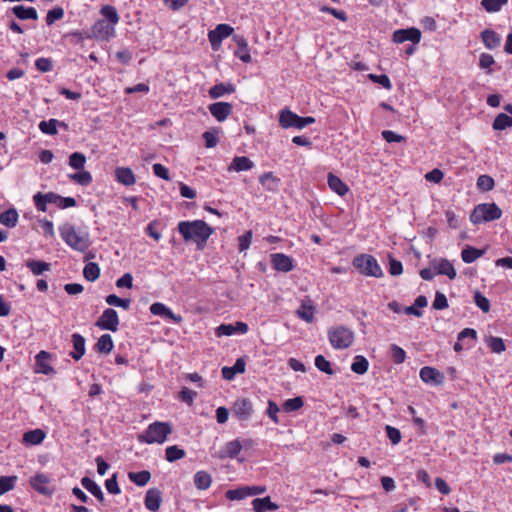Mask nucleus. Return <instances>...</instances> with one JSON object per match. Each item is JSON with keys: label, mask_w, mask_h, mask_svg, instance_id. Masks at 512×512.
Masks as SVG:
<instances>
[{"label": "nucleus", "mask_w": 512, "mask_h": 512, "mask_svg": "<svg viewBox=\"0 0 512 512\" xmlns=\"http://www.w3.org/2000/svg\"><path fill=\"white\" fill-rule=\"evenodd\" d=\"M420 378L425 383H435L440 384L443 382V374L439 372L437 369L425 366L420 370Z\"/></svg>", "instance_id": "nucleus-21"}, {"label": "nucleus", "mask_w": 512, "mask_h": 512, "mask_svg": "<svg viewBox=\"0 0 512 512\" xmlns=\"http://www.w3.org/2000/svg\"><path fill=\"white\" fill-rule=\"evenodd\" d=\"M353 265L359 272L365 276L380 278L383 276V271L378 264L377 260L368 254H361L354 258Z\"/></svg>", "instance_id": "nucleus-7"}, {"label": "nucleus", "mask_w": 512, "mask_h": 512, "mask_svg": "<svg viewBox=\"0 0 512 512\" xmlns=\"http://www.w3.org/2000/svg\"><path fill=\"white\" fill-rule=\"evenodd\" d=\"M254 167V163L245 156H236L233 158L231 164L228 167V171H235V172H241V171H248L251 170Z\"/></svg>", "instance_id": "nucleus-24"}, {"label": "nucleus", "mask_w": 512, "mask_h": 512, "mask_svg": "<svg viewBox=\"0 0 512 512\" xmlns=\"http://www.w3.org/2000/svg\"><path fill=\"white\" fill-rule=\"evenodd\" d=\"M474 301L479 309L487 313L490 310V301L479 291L474 293Z\"/></svg>", "instance_id": "nucleus-56"}, {"label": "nucleus", "mask_w": 512, "mask_h": 512, "mask_svg": "<svg viewBox=\"0 0 512 512\" xmlns=\"http://www.w3.org/2000/svg\"><path fill=\"white\" fill-rule=\"evenodd\" d=\"M26 266L36 276L41 275L43 272L50 270V264L44 261L28 260Z\"/></svg>", "instance_id": "nucleus-42"}, {"label": "nucleus", "mask_w": 512, "mask_h": 512, "mask_svg": "<svg viewBox=\"0 0 512 512\" xmlns=\"http://www.w3.org/2000/svg\"><path fill=\"white\" fill-rule=\"evenodd\" d=\"M314 122V117H301L288 108L282 109L279 113V124L284 129L296 128L300 130Z\"/></svg>", "instance_id": "nucleus-8"}, {"label": "nucleus", "mask_w": 512, "mask_h": 512, "mask_svg": "<svg viewBox=\"0 0 512 512\" xmlns=\"http://www.w3.org/2000/svg\"><path fill=\"white\" fill-rule=\"evenodd\" d=\"M50 481V478L46 474L37 473L35 476L30 478L29 483L38 493L45 496H51L54 493V489L49 485Z\"/></svg>", "instance_id": "nucleus-12"}, {"label": "nucleus", "mask_w": 512, "mask_h": 512, "mask_svg": "<svg viewBox=\"0 0 512 512\" xmlns=\"http://www.w3.org/2000/svg\"><path fill=\"white\" fill-rule=\"evenodd\" d=\"M212 483V477L206 471H198L194 475V484L199 490H206Z\"/></svg>", "instance_id": "nucleus-38"}, {"label": "nucleus", "mask_w": 512, "mask_h": 512, "mask_svg": "<svg viewBox=\"0 0 512 512\" xmlns=\"http://www.w3.org/2000/svg\"><path fill=\"white\" fill-rule=\"evenodd\" d=\"M303 404H304V402L301 397H295V398L286 400L283 403V409L286 412H293V411H297L300 408H302Z\"/></svg>", "instance_id": "nucleus-52"}, {"label": "nucleus", "mask_w": 512, "mask_h": 512, "mask_svg": "<svg viewBox=\"0 0 512 512\" xmlns=\"http://www.w3.org/2000/svg\"><path fill=\"white\" fill-rule=\"evenodd\" d=\"M368 78L372 82L381 85L383 88H385L387 90L392 89L391 81H390L389 77L385 74H381V75L369 74Z\"/></svg>", "instance_id": "nucleus-55"}, {"label": "nucleus", "mask_w": 512, "mask_h": 512, "mask_svg": "<svg viewBox=\"0 0 512 512\" xmlns=\"http://www.w3.org/2000/svg\"><path fill=\"white\" fill-rule=\"evenodd\" d=\"M108 305L117 306L124 310H128L130 308L131 300L128 298H120L115 294H110L105 299Z\"/></svg>", "instance_id": "nucleus-48"}, {"label": "nucleus", "mask_w": 512, "mask_h": 512, "mask_svg": "<svg viewBox=\"0 0 512 512\" xmlns=\"http://www.w3.org/2000/svg\"><path fill=\"white\" fill-rule=\"evenodd\" d=\"M234 29L228 24H218L215 29L209 31L208 39L214 50L220 47L223 39L229 37Z\"/></svg>", "instance_id": "nucleus-10"}, {"label": "nucleus", "mask_w": 512, "mask_h": 512, "mask_svg": "<svg viewBox=\"0 0 512 512\" xmlns=\"http://www.w3.org/2000/svg\"><path fill=\"white\" fill-rule=\"evenodd\" d=\"M64 16V10L62 7L57 6L49 10L46 15L47 25H52L55 21L62 19Z\"/></svg>", "instance_id": "nucleus-53"}, {"label": "nucleus", "mask_w": 512, "mask_h": 512, "mask_svg": "<svg viewBox=\"0 0 512 512\" xmlns=\"http://www.w3.org/2000/svg\"><path fill=\"white\" fill-rule=\"evenodd\" d=\"M484 254V250L467 245L461 252V258L465 263H472Z\"/></svg>", "instance_id": "nucleus-39"}, {"label": "nucleus", "mask_w": 512, "mask_h": 512, "mask_svg": "<svg viewBox=\"0 0 512 512\" xmlns=\"http://www.w3.org/2000/svg\"><path fill=\"white\" fill-rule=\"evenodd\" d=\"M225 496L227 499H229L231 501L242 500V499L248 497L247 496V488L245 486V487H240V488L233 489V490H228L225 493Z\"/></svg>", "instance_id": "nucleus-54"}, {"label": "nucleus", "mask_w": 512, "mask_h": 512, "mask_svg": "<svg viewBox=\"0 0 512 512\" xmlns=\"http://www.w3.org/2000/svg\"><path fill=\"white\" fill-rule=\"evenodd\" d=\"M315 366L322 372L328 374V375H332L333 374V370L331 368V364L329 361H327L325 359L324 356L322 355H318L316 356L315 358Z\"/></svg>", "instance_id": "nucleus-57"}, {"label": "nucleus", "mask_w": 512, "mask_h": 512, "mask_svg": "<svg viewBox=\"0 0 512 512\" xmlns=\"http://www.w3.org/2000/svg\"><path fill=\"white\" fill-rule=\"evenodd\" d=\"M421 40V32L419 29L411 27L407 29H399L393 33V41L395 43H403L411 41L413 44L419 43Z\"/></svg>", "instance_id": "nucleus-13"}, {"label": "nucleus", "mask_w": 512, "mask_h": 512, "mask_svg": "<svg viewBox=\"0 0 512 512\" xmlns=\"http://www.w3.org/2000/svg\"><path fill=\"white\" fill-rule=\"evenodd\" d=\"M115 177L119 183L125 186H131L136 182L133 171L128 167H117L115 169Z\"/></svg>", "instance_id": "nucleus-26"}, {"label": "nucleus", "mask_w": 512, "mask_h": 512, "mask_svg": "<svg viewBox=\"0 0 512 512\" xmlns=\"http://www.w3.org/2000/svg\"><path fill=\"white\" fill-rule=\"evenodd\" d=\"M502 211L495 203H482L477 205L470 215L474 224L490 222L501 218Z\"/></svg>", "instance_id": "nucleus-6"}, {"label": "nucleus", "mask_w": 512, "mask_h": 512, "mask_svg": "<svg viewBox=\"0 0 512 512\" xmlns=\"http://www.w3.org/2000/svg\"><path fill=\"white\" fill-rule=\"evenodd\" d=\"M486 345L490 348L493 353L500 354L505 351L506 346L504 341L500 337L489 336L486 340Z\"/></svg>", "instance_id": "nucleus-44"}, {"label": "nucleus", "mask_w": 512, "mask_h": 512, "mask_svg": "<svg viewBox=\"0 0 512 512\" xmlns=\"http://www.w3.org/2000/svg\"><path fill=\"white\" fill-rule=\"evenodd\" d=\"M45 438V433L41 429H34L24 433L23 442L29 445H39Z\"/></svg>", "instance_id": "nucleus-36"}, {"label": "nucleus", "mask_w": 512, "mask_h": 512, "mask_svg": "<svg viewBox=\"0 0 512 512\" xmlns=\"http://www.w3.org/2000/svg\"><path fill=\"white\" fill-rule=\"evenodd\" d=\"M235 91V86L232 83H219L211 87L208 91L212 99H218L225 94H231Z\"/></svg>", "instance_id": "nucleus-29"}, {"label": "nucleus", "mask_w": 512, "mask_h": 512, "mask_svg": "<svg viewBox=\"0 0 512 512\" xmlns=\"http://www.w3.org/2000/svg\"><path fill=\"white\" fill-rule=\"evenodd\" d=\"M234 333H236V328L234 324H221L216 328V335L218 337L231 336Z\"/></svg>", "instance_id": "nucleus-62"}, {"label": "nucleus", "mask_w": 512, "mask_h": 512, "mask_svg": "<svg viewBox=\"0 0 512 512\" xmlns=\"http://www.w3.org/2000/svg\"><path fill=\"white\" fill-rule=\"evenodd\" d=\"M60 125L62 127H67L64 122H60L57 119H50L48 121H41L39 123V129L42 133L47 135H56L57 134V126Z\"/></svg>", "instance_id": "nucleus-34"}, {"label": "nucleus", "mask_w": 512, "mask_h": 512, "mask_svg": "<svg viewBox=\"0 0 512 512\" xmlns=\"http://www.w3.org/2000/svg\"><path fill=\"white\" fill-rule=\"evenodd\" d=\"M69 177L72 181L82 186H87L92 182L91 173L83 169L77 173L71 174Z\"/></svg>", "instance_id": "nucleus-46"}, {"label": "nucleus", "mask_w": 512, "mask_h": 512, "mask_svg": "<svg viewBox=\"0 0 512 512\" xmlns=\"http://www.w3.org/2000/svg\"><path fill=\"white\" fill-rule=\"evenodd\" d=\"M86 157L81 152H74L69 156V165L76 170L84 169Z\"/></svg>", "instance_id": "nucleus-50"}, {"label": "nucleus", "mask_w": 512, "mask_h": 512, "mask_svg": "<svg viewBox=\"0 0 512 512\" xmlns=\"http://www.w3.org/2000/svg\"><path fill=\"white\" fill-rule=\"evenodd\" d=\"M329 188L339 196H344L348 192V186L336 175L328 174Z\"/></svg>", "instance_id": "nucleus-31"}, {"label": "nucleus", "mask_w": 512, "mask_h": 512, "mask_svg": "<svg viewBox=\"0 0 512 512\" xmlns=\"http://www.w3.org/2000/svg\"><path fill=\"white\" fill-rule=\"evenodd\" d=\"M482 41L488 49H495L500 45V37L492 30H484L481 33Z\"/></svg>", "instance_id": "nucleus-37"}, {"label": "nucleus", "mask_w": 512, "mask_h": 512, "mask_svg": "<svg viewBox=\"0 0 512 512\" xmlns=\"http://www.w3.org/2000/svg\"><path fill=\"white\" fill-rule=\"evenodd\" d=\"M391 351H392V357H393V360L395 363L400 364L405 361L406 353L401 347L393 344V345H391Z\"/></svg>", "instance_id": "nucleus-64"}, {"label": "nucleus", "mask_w": 512, "mask_h": 512, "mask_svg": "<svg viewBox=\"0 0 512 512\" xmlns=\"http://www.w3.org/2000/svg\"><path fill=\"white\" fill-rule=\"evenodd\" d=\"M82 486L95 496L100 502H104V494L100 486L89 477H83L81 479Z\"/></svg>", "instance_id": "nucleus-32"}, {"label": "nucleus", "mask_w": 512, "mask_h": 512, "mask_svg": "<svg viewBox=\"0 0 512 512\" xmlns=\"http://www.w3.org/2000/svg\"><path fill=\"white\" fill-rule=\"evenodd\" d=\"M238 241H239V251L243 252V251L247 250L251 245L252 231L249 230V231L245 232L243 235H241L238 238Z\"/></svg>", "instance_id": "nucleus-61"}, {"label": "nucleus", "mask_w": 512, "mask_h": 512, "mask_svg": "<svg viewBox=\"0 0 512 512\" xmlns=\"http://www.w3.org/2000/svg\"><path fill=\"white\" fill-rule=\"evenodd\" d=\"M433 269L438 275H446L450 280L456 278V270L453 264L447 259L434 260L432 263Z\"/></svg>", "instance_id": "nucleus-15"}, {"label": "nucleus", "mask_w": 512, "mask_h": 512, "mask_svg": "<svg viewBox=\"0 0 512 512\" xmlns=\"http://www.w3.org/2000/svg\"><path fill=\"white\" fill-rule=\"evenodd\" d=\"M178 231L185 241H194L201 247L213 233V228L202 220L182 221L178 224Z\"/></svg>", "instance_id": "nucleus-2"}, {"label": "nucleus", "mask_w": 512, "mask_h": 512, "mask_svg": "<svg viewBox=\"0 0 512 512\" xmlns=\"http://www.w3.org/2000/svg\"><path fill=\"white\" fill-rule=\"evenodd\" d=\"M59 230L64 242L72 249L84 252L89 248L90 237L87 232L77 231L71 224H64Z\"/></svg>", "instance_id": "nucleus-3"}, {"label": "nucleus", "mask_w": 512, "mask_h": 512, "mask_svg": "<svg viewBox=\"0 0 512 512\" xmlns=\"http://www.w3.org/2000/svg\"><path fill=\"white\" fill-rule=\"evenodd\" d=\"M128 477L137 486L142 487V486H145L149 482V480L151 478V474L149 471L143 470L140 472H130L128 474Z\"/></svg>", "instance_id": "nucleus-40"}, {"label": "nucleus", "mask_w": 512, "mask_h": 512, "mask_svg": "<svg viewBox=\"0 0 512 512\" xmlns=\"http://www.w3.org/2000/svg\"><path fill=\"white\" fill-rule=\"evenodd\" d=\"M512 126V117L505 113H500L496 116L493 122V129L504 130Z\"/></svg>", "instance_id": "nucleus-47"}, {"label": "nucleus", "mask_w": 512, "mask_h": 512, "mask_svg": "<svg viewBox=\"0 0 512 512\" xmlns=\"http://www.w3.org/2000/svg\"><path fill=\"white\" fill-rule=\"evenodd\" d=\"M477 186L484 191H489L494 186V180L488 175H481L477 179Z\"/></svg>", "instance_id": "nucleus-60"}, {"label": "nucleus", "mask_w": 512, "mask_h": 512, "mask_svg": "<svg viewBox=\"0 0 512 512\" xmlns=\"http://www.w3.org/2000/svg\"><path fill=\"white\" fill-rule=\"evenodd\" d=\"M448 307V301L446 296L441 292H436L435 299L433 301V308L436 310H443Z\"/></svg>", "instance_id": "nucleus-63"}, {"label": "nucleus", "mask_w": 512, "mask_h": 512, "mask_svg": "<svg viewBox=\"0 0 512 512\" xmlns=\"http://www.w3.org/2000/svg\"><path fill=\"white\" fill-rule=\"evenodd\" d=\"M209 111L219 122H223L232 113L233 106L228 102H216L209 105Z\"/></svg>", "instance_id": "nucleus-14"}, {"label": "nucleus", "mask_w": 512, "mask_h": 512, "mask_svg": "<svg viewBox=\"0 0 512 512\" xmlns=\"http://www.w3.org/2000/svg\"><path fill=\"white\" fill-rule=\"evenodd\" d=\"M369 362L361 355L355 357L354 362L351 365V370L356 374H365L368 370Z\"/></svg>", "instance_id": "nucleus-45"}, {"label": "nucleus", "mask_w": 512, "mask_h": 512, "mask_svg": "<svg viewBox=\"0 0 512 512\" xmlns=\"http://www.w3.org/2000/svg\"><path fill=\"white\" fill-rule=\"evenodd\" d=\"M172 433V427L168 422L156 421L148 426L143 434L138 436L142 443L162 444L166 441L167 436Z\"/></svg>", "instance_id": "nucleus-4"}, {"label": "nucleus", "mask_w": 512, "mask_h": 512, "mask_svg": "<svg viewBox=\"0 0 512 512\" xmlns=\"http://www.w3.org/2000/svg\"><path fill=\"white\" fill-rule=\"evenodd\" d=\"M314 313L315 307L309 298L304 299L301 302L300 307L296 310V315L307 323H312L314 321Z\"/></svg>", "instance_id": "nucleus-20"}, {"label": "nucleus", "mask_w": 512, "mask_h": 512, "mask_svg": "<svg viewBox=\"0 0 512 512\" xmlns=\"http://www.w3.org/2000/svg\"><path fill=\"white\" fill-rule=\"evenodd\" d=\"M18 218L19 215L15 208H10L0 213V223L9 228H13L17 225Z\"/></svg>", "instance_id": "nucleus-33"}, {"label": "nucleus", "mask_w": 512, "mask_h": 512, "mask_svg": "<svg viewBox=\"0 0 512 512\" xmlns=\"http://www.w3.org/2000/svg\"><path fill=\"white\" fill-rule=\"evenodd\" d=\"M259 181L262 185H267V190L273 191L275 189L276 178L272 172H265L259 177Z\"/></svg>", "instance_id": "nucleus-58"}, {"label": "nucleus", "mask_w": 512, "mask_h": 512, "mask_svg": "<svg viewBox=\"0 0 512 512\" xmlns=\"http://www.w3.org/2000/svg\"><path fill=\"white\" fill-rule=\"evenodd\" d=\"M14 15L20 20H37L38 13L34 7H25L23 5H16L12 8Z\"/></svg>", "instance_id": "nucleus-27"}, {"label": "nucleus", "mask_w": 512, "mask_h": 512, "mask_svg": "<svg viewBox=\"0 0 512 512\" xmlns=\"http://www.w3.org/2000/svg\"><path fill=\"white\" fill-rule=\"evenodd\" d=\"M18 477L13 476H1L0 477V496L13 490L16 486Z\"/></svg>", "instance_id": "nucleus-43"}, {"label": "nucleus", "mask_w": 512, "mask_h": 512, "mask_svg": "<svg viewBox=\"0 0 512 512\" xmlns=\"http://www.w3.org/2000/svg\"><path fill=\"white\" fill-rule=\"evenodd\" d=\"M245 372V361L242 358H238L233 366H225L222 368V376L226 380H232L237 373Z\"/></svg>", "instance_id": "nucleus-28"}, {"label": "nucleus", "mask_w": 512, "mask_h": 512, "mask_svg": "<svg viewBox=\"0 0 512 512\" xmlns=\"http://www.w3.org/2000/svg\"><path fill=\"white\" fill-rule=\"evenodd\" d=\"M508 0H482L481 4L487 12H497Z\"/></svg>", "instance_id": "nucleus-51"}, {"label": "nucleus", "mask_w": 512, "mask_h": 512, "mask_svg": "<svg viewBox=\"0 0 512 512\" xmlns=\"http://www.w3.org/2000/svg\"><path fill=\"white\" fill-rule=\"evenodd\" d=\"M114 347L113 339L109 334H103L95 344V349L99 353L108 354Z\"/></svg>", "instance_id": "nucleus-35"}, {"label": "nucleus", "mask_w": 512, "mask_h": 512, "mask_svg": "<svg viewBox=\"0 0 512 512\" xmlns=\"http://www.w3.org/2000/svg\"><path fill=\"white\" fill-rule=\"evenodd\" d=\"M162 503V495L159 489L151 488L146 492L145 507L151 512H157Z\"/></svg>", "instance_id": "nucleus-18"}, {"label": "nucleus", "mask_w": 512, "mask_h": 512, "mask_svg": "<svg viewBox=\"0 0 512 512\" xmlns=\"http://www.w3.org/2000/svg\"><path fill=\"white\" fill-rule=\"evenodd\" d=\"M330 344L335 349H346L354 342V332L343 325L331 327L328 330Z\"/></svg>", "instance_id": "nucleus-5"}, {"label": "nucleus", "mask_w": 512, "mask_h": 512, "mask_svg": "<svg viewBox=\"0 0 512 512\" xmlns=\"http://www.w3.org/2000/svg\"><path fill=\"white\" fill-rule=\"evenodd\" d=\"M100 14L103 19H99L93 24L91 35L84 34L81 31L72 32L71 34L82 39L93 37L100 41H109L115 36V26L118 24L120 17L116 8L112 5H104L100 9Z\"/></svg>", "instance_id": "nucleus-1"}, {"label": "nucleus", "mask_w": 512, "mask_h": 512, "mask_svg": "<svg viewBox=\"0 0 512 512\" xmlns=\"http://www.w3.org/2000/svg\"><path fill=\"white\" fill-rule=\"evenodd\" d=\"M50 357H51V355L44 350L40 351L36 355V357H35V360H36L35 372L36 373H42L45 375H49V374H52L55 372L53 367L48 362Z\"/></svg>", "instance_id": "nucleus-17"}, {"label": "nucleus", "mask_w": 512, "mask_h": 512, "mask_svg": "<svg viewBox=\"0 0 512 512\" xmlns=\"http://www.w3.org/2000/svg\"><path fill=\"white\" fill-rule=\"evenodd\" d=\"M252 507L255 512L276 511L279 509V506L272 502L269 496L264 498H255L252 501Z\"/></svg>", "instance_id": "nucleus-23"}, {"label": "nucleus", "mask_w": 512, "mask_h": 512, "mask_svg": "<svg viewBox=\"0 0 512 512\" xmlns=\"http://www.w3.org/2000/svg\"><path fill=\"white\" fill-rule=\"evenodd\" d=\"M242 450V444L239 440H232L225 444L220 452V458H235Z\"/></svg>", "instance_id": "nucleus-30"}, {"label": "nucleus", "mask_w": 512, "mask_h": 512, "mask_svg": "<svg viewBox=\"0 0 512 512\" xmlns=\"http://www.w3.org/2000/svg\"><path fill=\"white\" fill-rule=\"evenodd\" d=\"M185 451L180 449L178 446H169L165 450L166 460L168 462H174L185 457Z\"/></svg>", "instance_id": "nucleus-49"}, {"label": "nucleus", "mask_w": 512, "mask_h": 512, "mask_svg": "<svg viewBox=\"0 0 512 512\" xmlns=\"http://www.w3.org/2000/svg\"><path fill=\"white\" fill-rule=\"evenodd\" d=\"M95 325L100 329L116 332L119 325V317L117 311L113 308L105 309L102 315L96 321Z\"/></svg>", "instance_id": "nucleus-9"}, {"label": "nucleus", "mask_w": 512, "mask_h": 512, "mask_svg": "<svg viewBox=\"0 0 512 512\" xmlns=\"http://www.w3.org/2000/svg\"><path fill=\"white\" fill-rule=\"evenodd\" d=\"M495 64L494 57L487 53H482L479 59V66L482 69H488L487 74L491 73L490 67Z\"/></svg>", "instance_id": "nucleus-59"}, {"label": "nucleus", "mask_w": 512, "mask_h": 512, "mask_svg": "<svg viewBox=\"0 0 512 512\" xmlns=\"http://www.w3.org/2000/svg\"><path fill=\"white\" fill-rule=\"evenodd\" d=\"M273 267L282 272H289L293 269V260L289 256L282 253H275L271 255Z\"/></svg>", "instance_id": "nucleus-19"}, {"label": "nucleus", "mask_w": 512, "mask_h": 512, "mask_svg": "<svg viewBox=\"0 0 512 512\" xmlns=\"http://www.w3.org/2000/svg\"><path fill=\"white\" fill-rule=\"evenodd\" d=\"M233 39L238 46L235 51V55L244 63H249L251 61V56L246 39L241 35H234Z\"/></svg>", "instance_id": "nucleus-22"}, {"label": "nucleus", "mask_w": 512, "mask_h": 512, "mask_svg": "<svg viewBox=\"0 0 512 512\" xmlns=\"http://www.w3.org/2000/svg\"><path fill=\"white\" fill-rule=\"evenodd\" d=\"M253 413V405L247 398L235 400L232 406V414L241 421H247Z\"/></svg>", "instance_id": "nucleus-11"}, {"label": "nucleus", "mask_w": 512, "mask_h": 512, "mask_svg": "<svg viewBox=\"0 0 512 512\" xmlns=\"http://www.w3.org/2000/svg\"><path fill=\"white\" fill-rule=\"evenodd\" d=\"M72 343L74 350L70 353V356L78 361L83 357L86 351L85 338L78 333H74L72 334Z\"/></svg>", "instance_id": "nucleus-25"}, {"label": "nucleus", "mask_w": 512, "mask_h": 512, "mask_svg": "<svg viewBox=\"0 0 512 512\" xmlns=\"http://www.w3.org/2000/svg\"><path fill=\"white\" fill-rule=\"evenodd\" d=\"M150 312L154 315L170 319L175 323H181L183 320L181 315L174 314L170 308H168L167 306L160 302L153 303L150 306Z\"/></svg>", "instance_id": "nucleus-16"}, {"label": "nucleus", "mask_w": 512, "mask_h": 512, "mask_svg": "<svg viewBox=\"0 0 512 512\" xmlns=\"http://www.w3.org/2000/svg\"><path fill=\"white\" fill-rule=\"evenodd\" d=\"M83 275L86 280L93 282L100 276V268L97 263L90 262L85 265L83 269Z\"/></svg>", "instance_id": "nucleus-41"}]
</instances>
